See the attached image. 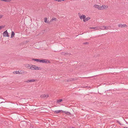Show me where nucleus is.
<instances>
[{"instance_id": "nucleus-1", "label": "nucleus", "mask_w": 128, "mask_h": 128, "mask_svg": "<svg viewBox=\"0 0 128 128\" xmlns=\"http://www.w3.org/2000/svg\"><path fill=\"white\" fill-rule=\"evenodd\" d=\"M64 111L62 110H57L54 111V114H57L58 113H64Z\"/></svg>"}, {"instance_id": "nucleus-39", "label": "nucleus", "mask_w": 128, "mask_h": 128, "mask_svg": "<svg viewBox=\"0 0 128 128\" xmlns=\"http://www.w3.org/2000/svg\"><path fill=\"white\" fill-rule=\"evenodd\" d=\"M3 102H1L0 103H3Z\"/></svg>"}, {"instance_id": "nucleus-36", "label": "nucleus", "mask_w": 128, "mask_h": 128, "mask_svg": "<svg viewBox=\"0 0 128 128\" xmlns=\"http://www.w3.org/2000/svg\"><path fill=\"white\" fill-rule=\"evenodd\" d=\"M55 1H58V0H54Z\"/></svg>"}, {"instance_id": "nucleus-12", "label": "nucleus", "mask_w": 128, "mask_h": 128, "mask_svg": "<svg viewBox=\"0 0 128 128\" xmlns=\"http://www.w3.org/2000/svg\"><path fill=\"white\" fill-rule=\"evenodd\" d=\"M35 81H36V80H35L32 79V80H28L27 81H26V82L28 83L29 82H35Z\"/></svg>"}, {"instance_id": "nucleus-40", "label": "nucleus", "mask_w": 128, "mask_h": 128, "mask_svg": "<svg viewBox=\"0 0 128 128\" xmlns=\"http://www.w3.org/2000/svg\"><path fill=\"white\" fill-rule=\"evenodd\" d=\"M64 0H62V1H64Z\"/></svg>"}, {"instance_id": "nucleus-8", "label": "nucleus", "mask_w": 128, "mask_h": 128, "mask_svg": "<svg viewBox=\"0 0 128 128\" xmlns=\"http://www.w3.org/2000/svg\"><path fill=\"white\" fill-rule=\"evenodd\" d=\"M86 18V16L85 15L82 14L81 16H80V18L81 19H83V20H84Z\"/></svg>"}, {"instance_id": "nucleus-21", "label": "nucleus", "mask_w": 128, "mask_h": 128, "mask_svg": "<svg viewBox=\"0 0 128 128\" xmlns=\"http://www.w3.org/2000/svg\"><path fill=\"white\" fill-rule=\"evenodd\" d=\"M62 54L63 55H64V56H67V55H70V54L68 53H64V52H62Z\"/></svg>"}, {"instance_id": "nucleus-14", "label": "nucleus", "mask_w": 128, "mask_h": 128, "mask_svg": "<svg viewBox=\"0 0 128 128\" xmlns=\"http://www.w3.org/2000/svg\"><path fill=\"white\" fill-rule=\"evenodd\" d=\"M100 6L98 5L95 4L94 6V7L95 8H97L98 10H99L100 8Z\"/></svg>"}, {"instance_id": "nucleus-27", "label": "nucleus", "mask_w": 128, "mask_h": 128, "mask_svg": "<svg viewBox=\"0 0 128 128\" xmlns=\"http://www.w3.org/2000/svg\"><path fill=\"white\" fill-rule=\"evenodd\" d=\"M83 44H88V42H86L85 43H84Z\"/></svg>"}, {"instance_id": "nucleus-6", "label": "nucleus", "mask_w": 128, "mask_h": 128, "mask_svg": "<svg viewBox=\"0 0 128 128\" xmlns=\"http://www.w3.org/2000/svg\"><path fill=\"white\" fill-rule=\"evenodd\" d=\"M20 124L22 127H24L26 124V122L25 121H22L20 122Z\"/></svg>"}, {"instance_id": "nucleus-29", "label": "nucleus", "mask_w": 128, "mask_h": 128, "mask_svg": "<svg viewBox=\"0 0 128 128\" xmlns=\"http://www.w3.org/2000/svg\"><path fill=\"white\" fill-rule=\"evenodd\" d=\"M10 0H4V1L6 2H10Z\"/></svg>"}, {"instance_id": "nucleus-22", "label": "nucleus", "mask_w": 128, "mask_h": 128, "mask_svg": "<svg viewBox=\"0 0 128 128\" xmlns=\"http://www.w3.org/2000/svg\"><path fill=\"white\" fill-rule=\"evenodd\" d=\"M13 73L14 74H19V73H20V71H14L13 72Z\"/></svg>"}, {"instance_id": "nucleus-24", "label": "nucleus", "mask_w": 128, "mask_h": 128, "mask_svg": "<svg viewBox=\"0 0 128 128\" xmlns=\"http://www.w3.org/2000/svg\"><path fill=\"white\" fill-rule=\"evenodd\" d=\"M90 28L91 29H94L95 30H97V27H90Z\"/></svg>"}, {"instance_id": "nucleus-7", "label": "nucleus", "mask_w": 128, "mask_h": 128, "mask_svg": "<svg viewBox=\"0 0 128 128\" xmlns=\"http://www.w3.org/2000/svg\"><path fill=\"white\" fill-rule=\"evenodd\" d=\"M27 73V72H26L24 71L23 70H20V73H19V74H26Z\"/></svg>"}, {"instance_id": "nucleus-28", "label": "nucleus", "mask_w": 128, "mask_h": 128, "mask_svg": "<svg viewBox=\"0 0 128 128\" xmlns=\"http://www.w3.org/2000/svg\"><path fill=\"white\" fill-rule=\"evenodd\" d=\"M117 122H118L119 124H120V125H121V124H120V122H119V121L118 120H117Z\"/></svg>"}, {"instance_id": "nucleus-16", "label": "nucleus", "mask_w": 128, "mask_h": 128, "mask_svg": "<svg viewBox=\"0 0 128 128\" xmlns=\"http://www.w3.org/2000/svg\"><path fill=\"white\" fill-rule=\"evenodd\" d=\"M57 100L56 103L59 104L62 102L63 101V100L62 99H60L58 100Z\"/></svg>"}, {"instance_id": "nucleus-30", "label": "nucleus", "mask_w": 128, "mask_h": 128, "mask_svg": "<svg viewBox=\"0 0 128 128\" xmlns=\"http://www.w3.org/2000/svg\"><path fill=\"white\" fill-rule=\"evenodd\" d=\"M28 65L30 67V69H32V66H31V65H30H30L29 64H28Z\"/></svg>"}, {"instance_id": "nucleus-32", "label": "nucleus", "mask_w": 128, "mask_h": 128, "mask_svg": "<svg viewBox=\"0 0 128 128\" xmlns=\"http://www.w3.org/2000/svg\"><path fill=\"white\" fill-rule=\"evenodd\" d=\"M2 16H3L2 15H0V18H1L2 17Z\"/></svg>"}, {"instance_id": "nucleus-25", "label": "nucleus", "mask_w": 128, "mask_h": 128, "mask_svg": "<svg viewBox=\"0 0 128 128\" xmlns=\"http://www.w3.org/2000/svg\"><path fill=\"white\" fill-rule=\"evenodd\" d=\"M4 27V26H0V30H1L2 28H3Z\"/></svg>"}, {"instance_id": "nucleus-17", "label": "nucleus", "mask_w": 128, "mask_h": 128, "mask_svg": "<svg viewBox=\"0 0 128 128\" xmlns=\"http://www.w3.org/2000/svg\"><path fill=\"white\" fill-rule=\"evenodd\" d=\"M32 68H34V69L36 70H37V68H38V66L35 65H32Z\"/></svg>"}, {"instance_id": "nucleus-15", "label": "nucleus", "mask_w": 128, "mask_h": 128, "mask_svg": "<svg viewBox=\"0 0 128 128\" xmlns=\"http://www.w3.org/2000/svg\"><path fill=\"white\" fill-rule=\"evenodd\" d=\"M90 17H87L86 18H85V19L84 20V22H85L89 20L90 19Z\"/></svg>"}, {"instance_id": "nucleus-19", "label": "nucleus", "mask_w": 128, "mask_h": 128, "mask_svg": "<svg viewBox=\"0 0 128 128\" xmlns=\"http://www.w3.org/2000/svg\"><path fill=\"white\" fill-rule=\"evenodd\" d=\"M15 35V33L13 31H12V34L11 35V38H12Z\"/></svg>"}, {"instance_id": "nucleus-2", "label": "nucleus", "mask_w": 128, "mask_h": 128, "mask_svg": "<svg viewBox=\"0 0 128 128\" xmlns=\"http://www.w3.org/2000/svg\"><path fill=\"white\" fill-rule=\"evenodd\" d=\"M32 60L40 62L43 63V62H44V60H40L38 59L33 58L32 59Z\"/></svg>"}, {"instance_id": "nucleus-23", "label": "nucleus", "mask_w": 128, "mask_h": 128, "mask_svg": "<svg viewBox=\"0 0 128 128\" xmlns=\"http://www.w3.org/2000/svg\"><path fill=\"white\" fill-rule=\"evenodd\" d=\"M56 20H57V19H56V18H52V19L50 21V22L52 21L53 20H54L56 21Z\"/></svg>"}, {"instance_id": "nucleus-18", "label": "nucleus", "mask_w": 128, "mask_h": 128, "mask_svg": "<svg viewBox=\"0 0 128 128\" xmlns=\"http://www.w3.org/2000/svg\"><path fill=\"white\" fill-rule=\"evenodd\" d=\"M64 113L65 114H67L68 115V116H70L71 114L69 112L66 111H64Z\"/></svg>"}, {"instance_id": "nucleus-4", "label": "nucleus", "mask_w": 128, "mask_h": 128, "mask_svg": "<svg viewBox=\"0 0 128 128\" xmlns=\"http://www.w3.org/2000/svg\"><path fill=\"white\" fill-rule=\"evenodd\" d=\"M3 35L4 36L9 37L8 34L7 30H6L4 32Z\"/></svg>"}, {"instance_id": "nucleus-31", "label": "nucleus", "mask_w": 128, "mask_h": 128, "mask_svg": "<svg viewBox=\"0 0 128 128\" xmlns=\"http://www.w3.org/2000/svg\"><path fill=\"white\" fill-rule=\"evenodd\" d=\"M102 28H100L102 29V30H105V29H104V28H103V26H102Z\"/></svg>"}, {"instance_id": "nucleus-13", "label": "nucleus", "mask_w": 128, "mask_h": 128, "mask_svg": "<svg viewBox=\"0 0 128 128\" xmlns=\"http://www.w3.org/2000/svg\"><path fill=\"white\" fill-rule=\"evenodd\" d=\"M106 7V6L104 5H102V6H100L99 10H102L104 8V7Z\"/></svg>"}, {"instance_id": "nucleus-5", "label": "nucleus", "mask_w": 128, "mask_h": 128, "mask_svg": "<svg viewBox=\"0 0 128 128\" xmlns=\"http://www.w3.org/2000/svg\"><path fill=\"white\" fill-rule=\"evenodd\" d=\"M48 96H49L48 94H43L41 95L40 96L41 98L44 99L47 98L48 97Z\"/></svg>"}, {"instance_id": "nucleus-3", "label": "nucleus", "mask_w": 128, "mask_h": 128, "mask_svg": "<svg viewBox=\"0 0 128 128\" xmlns=\"http://www.w3.org/2000/svg\"><path fill=\"white\" fill-rule=\"evenodd\" d=\"M118 27H121V28H122L124 27H127V26L126 24H118Z\"/></svg>"}, {"instance_id": "nucleus-34", "label": "nucleus", "mask_w": 128, "mask_h": 128, "mask_svg": "<svg viewBox=\"0 0 128 128\" xmlns=\"http://www.w3.org/2000/svg\"><path fill=\"white\" fill-rule=\"evenodd\" d=\"M62 0H58V2H60L62 1Z\"/></svg>"}, {"instance_id": "nucleus-11", "label": "nucleus", "mask_w": 128, "mask_h": 128, "mask_svg": "<svg viewBox=\"0 0 128 128\" xmlns=\"http://www.w3.org/2000/svg\"><path fill=\"white\" fill-rule=\"evenodd\" d=\"M74 80V78H69L67 80H66V82H70L71 81Z\"/></svg>"}, {"instance_id": "nucleus-10", "label": "nucleus", "mask_w": 128, "mask_h": 128, "mask_svg": "<svg viewBox=\"0 0 128 128\" xmlns=\"http://www.w3.org/2000/svg\"><path fill=\"white\" fill-rule=\"evenodd\" d=\"M103 28H104L105 30H107L109 29L110 28V27L108 26H103Z\"/></svg>"}, {"instance_id": "nucleus-20", "label": "nucleus", "mask_w": 128, "mask_h": 128, "mask_svg": "<svg viewBox=\"0 0 128 128\" xmlns=\"http://www.w3.org/2000/svg\"><path fill=\"white\" fill-rule=\"evenodd\" d=\"M47 18H44V22L46 23H48L49 22H48V21H47Z\"/></svg>"}, {"instance_id": "nucleus-37", "label": "nucleus", "mask_w": 128, "mask_h": 128, "mask_svg": "<svg viewBox=\"0 0 128 128\" xmlns=\"http://www.w3.org/2000/svg\"><path fill=\"white\" fill-rule=\"evenodd\" d=\"M126 124H128V122H126Z\"/></svg>"}, {"instance_id": "nucleus-26", "label": "nucleus", "mask_w": 128, "mask_h": 128, "mask_svg": "<svg viewBox=\"0 0 128 128\" xmlns=\"http://www.w3.org/2000/svg\"><path fill=\"white\" fill-rule=\"evenodd\" d=\"M42 68H41L39 67H38V68H37V70H42Z\"/></svg>"}, {"instance_id": "nucleus-9", "label": "nucleus", "mask_w": 128, "mask_h": 128, "mask_svg": "<svg viewBox=\"0 0 128 128\" xmlns=\"http://www.w3.org/2000/svg\"><path fill=\"white\" fill-rule=\"evenodd\" d=\"M44 62H43V63H50V60H48L47 59H43Z\"/></svg>"}, {"instance_id": "nucleus-41", "label": "nucleus", "mask_w": 128, "mask_h": 128, "mask_svg": "<svg viewBox=\"0 0 128 128\" xmlns=\"http://www.w3.org/2000/svg\"><path fill=\"white\" fill-rule=\"evenodd\" d=\"M72 128H74V127H72Z\"/></svg>"}, {"instance_id": "nucleus-38", "label": "nucleus", "mask_w": 128, "mask_h": 128, "mask_svg": "<svg viewBox=\"0 0 128 128\" xmlns=\"http://www.w3.org/2000/svg\"><path fill=\"white\" fill-rule=\"evenodd\" d=\"M1 0L2 1H4V0Z\"/></svg>"}, {"instance_id": "nucleus-35", "label": "nucleus", "mask_w": 128, "mask_h": 128, "mask_svg": "<svg viewBox=\"0 0 128 128\" xmlns=\"http://www.w3.org/2000/svg\"><path fill=\"white\" fill-rule=\"evenodd\" d=\"M123 128H128V127H127L126 126H124V127Z\"/></svg>"}, {"instance_id": "nucleus-33", "label": "nucleus", "mask_w": 128, "mask_h": 128, "mask_svg": "<svg viewBox=\"0 0 128 128\" xmlns=\"http://www.w3.org/2000/svg\"><path fill=\"white\" fill-rule=\"evenodd\" d=\"M78 16H79V17H80V16H81V14H80V13H78Z\"/></svg>"}]
</instances>
